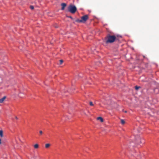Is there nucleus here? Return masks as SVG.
Here are the masks:
<instances>
[{
  "label": "nucleus",
  "mask_w": 159,
  "mask_h": 159,
  "mask_svg": "<svg viewBox=\"0 0 159 159\" xmlns=\"http://www.w3.org/2000/svg\"><path fill=\"white\" fill-rule=\"evenodd\" d=\"M116 36L115 35H111L108 34L105 37V41L106 43H112L117 39Z\"/></svg>",
  "instance_id": "nucleus-1"
},
{
  "label": "nucleus",
  "mask_w": 159,
  "mask_h": 159,
  "mask_svg": "<svg viewBox=\"0 0 159 159\" xmlns=\"http://www.w3.org/2000/svg\"><path fill=\"white\" fill-rule=\"evenodd\" d=\"M76 11L77 8L75 6L70 5L68 7V11L72 14L75 13Z\"/></svg>",
  "instance_id": "nucleus-2"
},
{
  "label": "nucleus",
  "mask_w": 159,
  "mask_h": 159,
  "mask_svg": "<svg viewBox=\"0 0 159 159\" xmlns=\"http://www.w3.org/2000/svg\"><path fill=\"white\" fill-rule=\"evenodd\" d=\"M135 140L136 143L137 144H140V143H144V140L143 139H142L141 138L139 135H137L135 137Z\"/></svg>",
  "instance_id": "nucleus-3"
},
{
  "label": "nucleus",
  "mask_w": 159,
  "mask_h": 159,
  "mask_svg": "<svg viewBox=\"0 0 159 159\" xmlns=\"http://www.w3.org/2000/svg\"><path fill=\"white\" fill-rule=\"evenodd\" d=\"M89 18L88 16L87 15H85L81 17V20L82 22L84 23Z\"/></svg>",
  "instance_id": "nucleus-4"
},
{
  "label": "nucleus",
  "mask_w": 159,
  "mask_h": 159,
  "mask_svg": "<svg viewBox=\"0 0 159 159\" xmlns=\"http://www.w3.org/2000/svg\"><path fill=\"white\" fill-rule=\"evenodd\" d=\"M66 5L65 3H62L61 4V6H62L61 9L62 10H63L64 9L65 7H66Z\"/></svg>",
  "instance_id": "nucleus-5"
},
{
  "label": "nucleus",
  "mask_w": 159,
  "mask_h": 159,
  "mask_svg": "<svg viewBox=\"0 0 159 159\" xmlns=\"http://www.w3.org/2000/svg\"><path fill=\"white\" fill-rule=\"evenodd\" d=\"M6 96H4L1 99H0V103H2L5 99L6 98Z\"/></svg>",
  "instance_id": "nucleus-6"
},
{
  "label": "nucleus",
  "mask_w": 159,
  "mask_h": 159,
  "mask_svg": "<svg viewBox=\"0 0 159 159\" xmlns=\"http://www.w3.org/2000/svg\"><path fill=\"white\" fill-rule=\"evenodd\" d=\"M97 119L98 120H100L101 122H103V119L101 117H98L97 118Z\"/></svg>",
  "instance_id": "nucleus-7"
},
{
  "label": "nucleus",
  "mask_w": 159,
  "mask_h": 159,
  "mask_svg": "<svg viewBox=\"0 0 159 159\" xmlns=\"http://www.w3.org/2000/svg\"><path fill=\"white\" fill-rule=\"evenodd\" d=\"M50 143H47L45 145V147L46 148H48L50 146Z\"/></svg>",
  "instance_id": "nucleus-8"
},
{
  "label": "nucleus",
  "mask_w": 159,
  "mask_h": 159,
  "mask_svg": "<svg viewBox=\"0 0 159 159\" xmlns=\"http://www.w3.org/2000/svg\"><path fill=\"white\" fill-rule=\"evenodd\" d=\"M3 131L2 130H0V136L2 137H3Z\"/></svg>",
  "instance_id": "nucleus-9"
},
{
  "label": "nucleus",
  "mask_w": 159,
  "mask_h": 159,
  "mask_svg": "<svg viewBox=\"0 0 159 159\" xmlns=\"http://www.w3.org/2000/svg\"><path fill=\"white\" fill-rule=\"evenodd\" d=\"M34 148H38L39 147V145L38 144H35L34 145Z\"/></svg>",
  "instance_id": "nucleus-10"
},
{
  "label": "nucleus",
  "mask_w": 159,
  "mask_h": 159,
  "mask_svg": "<svg viewBox=\"0 0 159 159\" xmlns=\"http://www.w3.org/2000/svg\"><path fill=\"white\" fill-rule=\"evenodd\" d=\"M76 22L78 23H81L82 22V21L81 20V19L79 20V19H77L76 20Z\"/></svg>",
  "instance_id": "nucleus-11"
},
{
  "label": "nucleus",
  "mask_w": 159,
  "mask_h": 159,
  "mask_svg": "<svg viewBox=\"0 0 159 159\" xmlns=\"http://www.w3.org/2000/svg\"><path fill=\"white\" fill-rule=\"evenodd\" d=\"M121 123L122 124H124L125 123V121L121 119Z\"/></svg>",
  "instance_id": "nucleus-12"
},
{
  "label": "nucleus",
  "mask_w": 159,
  "mask_h": 159,
  "mask_svg": "<svg viewBox=\"0 0 159 159\" xmlns=\"http://www.w3.org/2000/svg\"><path fill=\"white\" fill-rule=\"evenodd\" d=\"M140 87L139 86H135V88L136 90H138L139 88H140Z\"/></svg>",
  "instance_id": "nucleus-13"
},
{
  "label": "nucleus",
  "mask_w": 159,
  "mask_h": 159,
  "mask_svg": "<svg viewBox=\"0 0 159 159\" xmlns=\"http://www.w3.org/2000/svg\"><path fill=\"white\" fill-rule=\"evenodd\" d=\"M89 105L91 106H93L94 105L93 103L92 102H89Z\"/></svg>",
  "instance_id": "nucleus-14"
},
{
  "label": "nucleus",
  "mask_w": 159,
  "mask_h": 159,
  "mask_svg": "<svg viewBox=\"0 0 159 159\" xmlns=\"http://www.w3.org/2000/svg\"><path fill=\"white\" fill-rule=\"evenodd\" d=\"M39 134H40V135H41L43 134V132L42 130H40L39 131Z\"/></svg>",
  "instance_id": "nucleus-15"
},
{
  "label": "nucleus",
  "mask_w": 159,
  "mask_h": 159,
  "mask_svg": "<svg viewBox=\"0 0 159 159\" xmlns=\"http://www.w3.org/2000/svg\"><path fill=\"white\" fill-rule=\"evenodd\" d=\"M60 62V64H62V63L63 62V61L62 60H60L59 61Z\"/></svg>",
  "instance_id": "nucleus-16"
},
{
  "label": "nucleus",
  "mask_w": 159,
  "mask_h": 159,
  "mask_svg": "<svg viewBox=\"0 0 159 159\" xmlns=\"http://www.w3.org/2000/svg\"><path fill=\"white\" fill-rule=\"evenodd\" d=\"M30 7L31 10H33L34 9V7L33 6H30Z\"/></svg>",
  "instance_id": "nucleus-17"
},
{
  "label": "nucleus",
  "mask_w": 159,
  "mask_h": 159,
  "mask_svg": "<svg viewBox=\"0 0 159 159\" xmlns=\"http://www.w3.org/2000/svg\"><path fill=\"white\" fill-rule=\"evenodd\" d=\"M67 17L70 18L72 19H73V18L71 16H67Z\"/></svg>",
  "instance_id": "nucleus-18"
},
{
  "label": "nucleus",
  "mask_w": 159,
  "mask_h": 159,
  "mask_svg": "<svg viewBox=\"0 0 159 159\" xmlns=\"http://www.w3.org/2000/svg\"><path fill=\"white\" fill-rule=\"evenodd\" d=\"M135 157H137V159H139L138 158L139 157V156L138 155H135Z\"/></svg>",
  "instance_id": "nucleus-19"
},
{
  "label": "nucleus",
  "mask_w": 159,
  "mask_h": 159,
  "mask_svg": "<svg viewBox=\"0 0 159 159\" xmlns=\"http://www.w3.org/2000/svg\"><path fill=\"white\" fill-rule=\"evenodd\" d=\"M1 140L0 139V144H1Z\"/></svg>",
  "instance_id": "nucleus-20"
},
{
  "label": "nucleus",
  "mask_w": 159,
  "mask_h": 159,
  "mask_svg": "<svg viewBox=\"0 0 159 159\" xmlns=\"http://www.w3.org/2000/svg\"><path fill=\"white\" fill-rule=\"evenodd\" d=\"M15 118H16V119H17V120L18 119V118L17 117H16H16H15Z\"/></svg>",
  "instance_id": "nucleus-21"
},
{
  "label": "nucleus",
  "mask_w": 159,
  "mask_h": 159,
  "mask_svg": "<svg viewBox=\"0 0 159 159\" xmlns=\"http://www.w3.org/2000/svg\"><path fill=\"white\" fill-rule=\"evenodd\" d=\"M125 113H126V112H127V111H125Z\"/></svg>",
  "instance_id": "nucleus-22"
}]
</instances>
